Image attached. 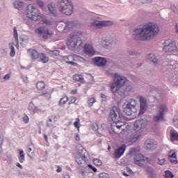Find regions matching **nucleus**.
I'll list each match as a JSON object with an SVG mask.
<instances>
[{
	"label": "nucleus",
	"mask_w": 178,
	"mask_h": 178,
	"mask_svg": "<svg viewBox=\"0 0 178 178\" xmlns=\"http://www.w3.org/2000/svg\"><path fill=\"white\" fill-rule=\"evenodd\" d=\"M57 8L61 15L70 16L73 14V3L71 0H60L58 1Z\"/></svg>",
	"instance_id": "obj_6"
},
{
	"label": "nucleus",
	"mask_w": 178,
	"mask_h": 178,
	"mask_svg": "<svg viewBox=\"0 0 178 178\" xmlns=\"http://www.w3.org/2000/svg\"><path fill=\"white\" fill-rule=\"evenodd\" d=\"M47 10L49 11V13L51 15H53V16H54V17H56V16H58V12L56 11V7H55L54 3H50L47 6Z\"/></svg>",
	"instance_id": "obj_24"
},
{
	"label": "nucleus",
	"mask_w": 178,
	"mask_h": 178,
	"mask_svg": "<svg viewBox=\"0 0 178 178\" xmlns=\"http://www.w3.org/2000/svg\"><path fill=\"white\" fill-rule=\"evenodd\" d=\"M137 102L136 99H131L127 104L126 107L124 108V112L127 116H131L133 113L137 112Z\"/></svg>",
	"instance_id": "obj_10"
},
{
	"label": "nucleus",
	"mask_w": 178,
	"mask_h": 178,
	"mask_svg": "<svg viewBox=\"0 0 178 178\" xmlns=\"http://www.w3.org/2000/svg\"><path fill=\"white\" fill-rule=\"evenodd\" d=\"M83 33L81 31L74 32L70 35V38L67 42L69 49L73 51L76 47H81L83 42L81 41Z\"/></svg>",
	"instance_id": "obj_5"
},
{
	"label": "nucleus",
	"mask_w": 178,
	"mask_h": 178,
	"mask_svg": "<svg viewBox=\"0 0 178 178\" xmlns=\"http://www.w3.org/2000/svg\"><path fill=\"white\" fill-rule=\"evenodd\" d=\"M39 59L40 62H42V63H48V62H49V57L47 56L44 53H40Z\"/></svg>",
	"instance_id": "obj_27"
},
{
	"label": "nucleus",
	"mask_w": 178,
	"mask_h": 178,
	"mask_svg": "<svg viewBox=\"0 0 178 178\" xmlns=\"http://www.w3.org/2000/svg\"><path fill=\"white\" fill-rule=\"evenodd\" d=\"M171 141H178V132L175 129L172 128L170 131Z\"/></svg>",
	"instance_id": "obj_26"
},
{
	"label": "nucleus",
	"mask_w": 178,
	"mask_h": 178,
	"mask_svg": "<svg viewBox=\"0 0 178 178\" xmlns=\"http://www.w3.org/2000/svg\"><path fill=\"white\" fill-rule=\"evenodd\" d=\"M139 101L140 105L139 115H144V113H145V111H147V108H148V105L147 104V99L143 96H140L139 97Z\"/></svg>",
	"instance_id": "obj_16"
},
{
	"label": "nucleus",
	"mask_w": 178,
	"mask_h": 178,
	"mask_svg": "<svg viewBox=\"0 0 178 178\" xmlns=\"http://www.w3.org/2000/svg\"><path fill=\"white\" fill-rule=\"evenodd\" d=\"M14 38L17 41L19 40V35L17 33V29L16 27H14Z\"/></svg>",
	"instance_id": "obj_47"
},
{
	"label": "nucleus",
	"mask_w": 178,
	"mask_h": 178,
	"mask_svg": "<svg viewBox=\"0 0 178 178\" xmlns=\"http://www.w3.org/2000/svg\"><path fill=\"white\" fill-rule=\"evenodd\" d=\"M109 117L113 122L111 125L113 133H115V134H120L122 131H124L126 122L122 121L119 107L116 106H113L110 111Z\"/></svg>",
	"instance_id": "obj_3"
},
{
	"label": "nucleus",
	"mask_w": 178,
	"mask_h": 178,
	"mask_svg": "<svg viewBox=\"0 0 178 178\" xmlns=\"http://www.w3.org/2000/svg\"><path fill=\"white\" fill-rule=\"evenodd\" d=\"M40 95H41V97H47V98H49V97H51V94L48 92H43Z\"/></svg>",
	"instance_id": "obj_53"
},
{
	"label": "nucleus",
	"mask_w": 178,
	"mask_h": 178,
	"mask_svg": "<svg viewBox=\"0 0 178 178\" xmlns=\"http://www.w3.org/2000/svg\"><path fill=\"white\" fill-rule=\"evenodd\" d=\"M31 151H33V149L31 148V145H29L28 147H27V149H26V152L28 154L29 156H30V152H31Z\"/></svg>",
	"instance_id": "obj_56"
},
{
	"label": "nucleus",
	"mask_w": 178,
	"mask_h": 178,
	"mask_svg": "<svg viewBox=\"0 0 178 178\" xmlns=\"http://www.w3.org/2000/svg\"><path fill=\"white\" fill-rule=\"evenodd\" d=\"M145 127H147V122L143 119L138 120L134 122V132L130 136L129 139V143H134L137 140L141 137L143 134V131L145 130Z\"/></svg>",
	"instance_id": "obj_4"
},
{
	"label": "nucleus",
	"mask_w": 178,
	"mask_h": 178,
	"mask_svg": "<svg viewBox=\"0 0 178 178\" xmlns=\"http://www.w3.org/2000/svg\"><path fill=\"white\" fill-rule=\"evenodd\" d=\"M168 111L169 109L166 105L160 104L159 106L157 115L153 118L154 122L159 123V122L165 120V113H168Z\"/></svg>",
	"instance_id": "obj_9"
},
{
	"label": "nucleus",
	"mask_w": 178,
	"mask_h": 178,
	"mask_svg": "<svg viewBox=\"0 0 178 178\" xmlns=\"http://www.w3.org/2000/svg\"><path fill=\"white\" fill-rule=\"evenodd\" d=\"M147 173L152 178L156 177V172H155V170H154V168H149L147 169Z\"/></svg>",
	"instance_id": "obj_32"
},
{
	"label": "nucleus",
	"mask_w": 178,
	"mask_h": 178,
	"mask_svg": "<svg viewBox=\"0 0 178 178\" xmlns=\"http://www.w3.org/2000/svg\"><path fill=\"white\" fill-rule=\"evenodd\" d=\"M126 148H127V146L123 144L120 146L117 149H115L114 152L115 158H120V156H122V155L124 154Z\"/></svg>",
	"instance_id": "obj_18"
},
{
	"label": "nucleus",
	"mask_w": 178,
	"mask_h": 178,
	"mask_svg": "<svg viewBox=\"0 0 178 178\" xmlns=\"http://www.w3.org/2000/svg\"><path fill=\"white\" fill-rule=\"evenodd\" d=\"M75 161L78 165H80L81 166H84V165H87V162H88V158L87 157H83L79 155H75L74 156Z\"/></svg>",
	"instance_id": "obj_19"
},
{
	"label": "nucleus",
	"mask_w": 178,
	"mask_h": 178,
	"mask_svg": "<svg viewBox=\"0 0 178 178\" xmlns=\"http://www.w3.org/2000/svg\"><path fill=\"white\" fill-rule=\"evenodd\" d=\"M4 80H9L10 79V74H7L3 76Z\"/></svg>",
	"instance_id": "obj_59"
},
{
	"label": "nucleus",
	"mask_w": 178,
	"mask_h": 178,
	"mask_svg": "<svg viewBox=\"0 0 178 178\" xmlns=\"http://www.w3.org/2000/svg\"><path fill=\"white\" fill-rule=\"evenodd\" d=\"M95 102H97V100H95V98L90 97L88 100V105L90 108H91V106H92V105H94V104H95Z\"/></svg>",
	"instance_id": "obj_37"
},
{
	"label": "nucleus",
	"mask_w": 178,
	"mask_h": 178,
	"mask_svg": "<svg viewBox=\"0 0 178 178\" xmlns=\"http://www.w3.org/2000/svg\"><path fill=\"white\" fill-rule=\"evenodd\" d=\"M76 141H80V135L79 134H75V137H74Z\"/></svg>",
	"instance_id": "obj_58"
},
{
	"label": "nucleus",
	"mask_w": 178,
	"mask_h": 178,
	"mask_svg": "<svg viewBox=\"0 0 178 178\" xmlns=\"http://www.w3.org/2000/svg\"><path fill=\"white\" fill-rule=\"evenodd\" d=\"M93 163L96 166H101V165H102V161L101 160H99V159H93Z\"/></svg>",
	"instance_id": "obj_41"
},
{
	"label": "nucleus",
	"mask_w": 178,
	"mask_h": 178,
	"mask_svg": "<svg viewBox=\"0 0 178 178\" xmlns=\"http://www.w3.org/2000/svg\"><path fill=\"white\" fill-rule=\"evenodd\" d=\"M26 13L27 17L31 19V20H33V22L41 20V19L44 17V15L40 12V10L32 4L27 6Z\"/></svg>",
	"instance_id": "obj_7"
},
{
	"label": "nucleus",
	"mask_w": 178,
	"mask_h": 178,
	"mask_svg": "<svg viewBox=\"0 0 178 178\" xmlns=\"http://www.w3.org/2000/svg\"><path fill=\"white\" fill-rule=\"evenodd\" d=\"M168 158H169V159H172V158H177V156L176 155V152H174L172 154L169 153Z\"/></svg>",
	"instance_id": "obj_51"
},
{
	"label": "nucleus",
	"mask_w": 178,
	"mask_h": 178,
	"mask_svg": "<svg viewBox=\"0 0 178 178\" xmlns=\"http://www.w3.org/2000/svg\"><path fill=\"white\" fill-rule=\"evenodd\" d=\"M106 74L108 76H113V81L111 84V90L113 94L118 92L121 87L125 92H130L133 90V86L127 81V78L120 76L119 73H111V70L107 71Z\"/></svg>",
	"instance_id": "obj_2"
},
{
	"label": "nucleus",
	"mask_w": 178,
	"mask_h": 178,
	"mask_svg": "<svg viewBox=\"0 0 178 178\" xmlns=\"http://www.w3.org/2000/svg\"><path fill=\"white\" fill-rule=\"evenodd\" d=\"M37 3L38 5V6H40V8L44 10V12H47V8L45 6V3H44V1H41V0H37Z\"/></svg>",
	"instance_id": "obj_30"
},
{
	"label": "nucleus",
	"mask_w": 178,
	"mask_h": 178,
	"mask_svg": "<svg viewBox=\"0 0 178 178\" xmlns=\"http://www.w3.org/2000/svg\"><path fill=\"white\" fill-rule=\"evenodd\" d=\"M63 178H70V175H65Z\"/></svg>",
	"instance_id": "obj_64"
},
{
	"label": "nucleus",
	"mask_w": 178,
	"mask_h": 178,
	"mask_svg": "<svg viewBox=\"0 0 178 178\" xmlns=\"http://www.w3.org/2000/svg\"><path fill=\"white\" fill-rule=\"evenodd\" d=\"M147 58L150 60V62H152L153 65L154 66L158 65V58L156 57V56L154 54H149V55H147Z\"/></svg>",
	"instance_id": "obj_25"
},
{
	"label": "nucleus",
	"mask_w": 178,
	"mask_h": 178,
	"mask_svg": "<svg viewBox=\"0 0 178 178\" xmlns=\"http://www.w3.org/2000/svg\"><path fill=\"white\" fill-rule=\"evenodd\" d=\"M47 54L49 56H59L60 51L59 50H47Z\"/></svg>",
	"instance_id": "obj_29"
},
{
	"label": "nucleus",
	"mask_w": 178,
	"mask_h": 178,
	"mask_svg": "<svg viewBox=\"0 0 178 178\" xmlns=\"http://www.w3.org/2000/svg\"><path fill=\"white\" fill-rule=\"evenodd\" d=\"M77 101V98L76 97H71L70 104H74Z\"/></svg>",
	"instance_id": "obj_52"
},
{
	"label": "nucleus",
	"mask_w": 178,
	"mask_h": 178,
	"mask_svg": "<svg viewBox=\"0 0 178 178\" xmlns=\"http://www.w3.org/2000/svg\"><path fill=\"white\" fill-rule=\"evenodd\" d=\"M10 56L13 58V56L16 55V51L15 50V47L13 45H11L10 47Z\"/></svg>",
	"instance_id": "obj_40"
},
{
	"label": "nucleus",
	"mask_w": 178,
	"mask_h": 178,
	"mask_svg": "<svg viewBox=\"0 0 178 178\" xmlns=\"http://www.w3.org/2000/svg\"><path fill=\"white\" fill-rule=\"evenodd\" d=\"M173 122L175 127L178 129V119L174 120Z\"/></svg>",
	"instance_id": "obj_61"
},
{
	"label": "nucleus",
	"mask_w": 178,
	"mask_h": 178,
	"mask_svg": "<svg viewBox=\"0 0 178 178\" xmlns=\"http://www.w3.org/2000/svg\"><path fill=\"white\" fill-rule=\"evenodd\" d=\"M25 154H24V151L23 150H21L19 152V156L18 157L19 159V161L21 163H23V162H24V161H26V159H25Z\"/></svg>",
	"instance_id": "obj_34"
},
{
	"label": "nucleus",
	"mask_w": 178,
	"mask_h": 178,
	"mask_svg": "<svg viewBox=\"0 0 178 178\" xmlns=\"http://www.w3.org/2000/svg\"><path fill=\"white\" fill-rule=\"evenodd\" d=\"M36 88L38 90H44L45 88V83L44 81H39L36 83Z\"/></svg>",
	"instance_id": "obj_35"
},
{
	"label": "nucleus",
	"mask_w": 178,
	"mask_h": 178,
	"mask_svg": "<svg viewBox=\"0 0 178 178\" xmlns=\"http://www.w3.org/2000/svg\"><path fill=\"white\" fill-rule=\"evenodd\" d=\"M169 160L170 161L171 163H172V165H177L178 163L177 157L169 159Z\"/></svg>",
	"instance_id": "obj_45"
},
{
	"label": "nucleus",
	"mask_w": 178,
	"mask_h": 178,
	"mask_svg": "<svg viewBox=\"0 0 178 178\" xmlns=\"http://www.w3.org/2000/svg\"><path fill=\"white\" fill-rule=\"evenodd\" d=\"M36 33H38L44 40H48V38L52 36V32L49 31L48 28L44 26L38 28L36 29Z\"/></svg>",
	"instance_id": "obj_13"
},
{
	"label": "nucleus",
	"mask_w": 178,
	"mask_h": 178,
	"mask_svg": "<svg viewBox=\"0 0 178 178\" xmlns=\"http://www.w3.org/2000/svg\"><path fill=\"white\" fill-rule=\"evenodd\" d=\"M13 159H12V156H7V163L10 165L12 163Z\"/></svg>",
	"instance_id": "obj_54"
},
{
	"label": "nucleus",
	"mask_w": 178,
	"mask_h": 178,
	"mask_svg": "<svg viewBox=\"0 0 178 178\" xmlns=\"http://www.w3.org/2000/svg\"><path fill=\"white\" fill-rule=\"evenodd\" d=\"M99 178H108V174H106L105 172H100L99 174Z\"/></svg>",
	"instance_id": "obj_49"
},
{
	"label": "nucleus",
	"mask_w": 178,
	"mask_h": 178,
	"mask_svg": "<svg viewBox=\"0 0 178 178\" xmlns=\"http://www.w3.org/2000/svg\"><path fill=\"white\" fill-rule=\"evenodd\" d=\"M63 59L67 65H71V66H76L77 63H74L76 60H83V57L80 56H77L76 54L71 55V56H65Z\"/></svg>",
	"instance_id": "obj_12"
},
{
	"label": "nucleus",
	"mask_w": 178,
	"mask_h": 178,
	"mask_svg": "<svg viewBox=\"0 0 178 178\" xmlns=\"http://www.w3.org/2000/svg\"><path fill=\"white\" fill-rule=\"evenodd\" d=\"M93 22L90 24V26L94 29H102V27H106L108 26H112V22L111 21H101V19L98 17H92Z\"/></svg>",
	"instance_id": "obj_11"
},
{
	"label": "nucleus",
	"mask_w": 178,
	"mask_h": 178,
	"mask_svg": "<svg viewBox=\"0 0 178 178\" xmlns=\"http://www.w3.org/2000/svg\"><path fill=\"white\" fill-rule=\"evenodd\" d=\"M88 168H89V169H91V170H93V172H97V168H95V167H93L91 164H88Z\"/></svg>",
	"instance_id": "obj_55"
},
{
	"label": "nucleus",
	"mask_w": 178,
	"mask_h": 178,
	"mask_svg": "<svg viewBox=\"0 0 178 178\" xmlns=\"http://www.w3.org/2000/svg\"><path fill=\"white\" fill-rule=\"evenodd\" d=\"M74 79L76 81H80V83H83L84 82V78L81 75L76 74L74 76Z\"/></svg>",
	"instance_id": "obj_38"
},
{
	"label": "nucleus",
	"mask_w": 178,
	"mask_h": 178,
	"mask_svg": "<svg viewBox=\"0 0 178 178\" xmlns=\"http://www.w3.org/2000/svg\"><path fill=\"white\" fill-rule=\"evenodd\" d=\"M156 143L152 139H148L145 142V147L147 149H156Z\"/></svg>",
	"instance_id": "obj_22"
},
{
	"label": "nucleus",
	"mask_w": 178,
	"mask_h": 178,
	"mask_svg": "<svg viewBox=\"0 0 178 178\" xmlns=\"http://www.w3.org/2000/svg\"><path fill=\"white\" fill-rule=\"evenodd\" d=\"M75 155H79V156H83L84 158H88V152H87V150L83 146H80L78 148L77 152Z\"/></svg>",
	"instance_id": "obj_23"
},
{
	"label": "nucleus",
	"mask_w": 178,
	"mask_h": 178,
	"mask_svg": "<svg viewBox=\"0 0 178 178\" xmlns=\"http://www.w3.org/2000/svg\"><path fill=\"white\" fill-rule=\"evenodd\" d=\"M84 53L88 56H94L95 55V50L90 44H85L84 46Z\"/></svg>",
	"instance_id": "obj_20"
},
{
	"label": "nucleus",
	"mask_w": 178,
	"mask_h": 178,
	"mask_svg": "<svg viewBox=\"0 0 178 178\" xmlns=\"http://www.w3.org/2000/svg\"><path fill=\"white\" fill-rule=\"evenodd\" d=\"M79 122V120L78 119V121H75L74 122V127H76L77 129V130H80V123Z\"/></svg>",
	"instance_id": "obj_48"
},
{
	"label": "nucleus",
	"mask_w": 178,
	"mask_h": 178,
	"mask_svg": "<svg viewBox=\"0 0 178 178\" xmlns=\"http://www.w3.org/2000/svg\"><path fill=\"white\" fill-rule=\"evenodd\" d=\"M68 101H69V97H67V96H64L60 99L59 104L60 105H65V104H66V102H67Z\"/></svg>",
	"instance_id": "obj_39"
},
{
	"label": "nucleus",
	"mask_w": 178,
	"mask_h": 178,
	"mask_svg": "<svg viewBox=\"0 0 178 178\" xmlns=\"http://www.w3.org/2000/svg\"><path fill=\"white\" fill-rule=\"evenodd\" d=\"M27 52L29 56H31V59H33V60H35V59H39L40 54L38 53L37 50L34 49H29L27 50Z\"/></svg>",
	"instance_id": "obj_21"
},
{
	"label": "nucleus",
	"mask_w": 178,
	"mask_h": 178,
	"mask_svg": "<svg viewBox=\"0 0 178 178\" xmlns=\"http://www.w3.org/2000/svg\"><path fill=\"white\" fill-rule=\"evenodd\" d=\"M142 3H152V0H141Z\"/></svg>",
	"instance_id": "obj_57"
},
{
	"label": "nucleus",
	"mask_w": 178,
	"mask_h": 178,
	"mask_svg": "<svg viewBox=\"0 0 178 178\" xmlns=\"http://www.w3.org/2000/svg\"><path fill=\"white\" fill-rule=\"evenodd\" d=\"M92 61L94 63V65L95 66H97L98 67H104L106 66V58L104 57H95L92 58Z\"/></svg>",
	"instance_id": "obj_15"
},
{
	"label": "nucleus",
	"mask_w": 178,
	"mask_h": 178,
	"mask_svg": "<svg viewBox=\"0 0 178 178\" xmlns=\"http://www.w3.org/2000/svg\"><path fill=\"white\" fill-rule=\"evenodd\" d=\"M42 22L44 23V24H47L49 26H51V24H52V22H51V21H49V20H48L47 19H44L42 20Z\"/></svg>",
	"instance_id": "obj_50"
},
{
	"label": "nucleus",
	"mask_w": 178,
	"mask_h": 178,
	"mask_svg": "<svg viewBox=\"0 0 178 178\" xmlns=\"http://www.w3.org/2000/svg\"><path fill=\"white\" fill-rule=\"evenodd\" d=\"M138 151H140V149L137 147L131 148L129 150V155H135L134 159L135 164L143 168L144 162H145V157L140 153L136 154Z\"/></svg>",
	"instance_id": "obj_8"
},
{
	"label": "nucleus",
	"mask_w": 178,
	"mask_h": 178,
	"mask_svg": "<svg viewBox=\"0 0 178 178\" xmlns=\"http://www.w3.org/2000/svg\"><path fill=\"white\" fill-rule=\"evenodd\" d=\"M172 10H173L174 13H177V15H178V8L177 7L172 8Z\"/></svg>",
	"instance_id": "obj_62"
},
{
	"label": "nucleus",
	"mask_w": 178,
	"mask_h": 178,
	"mask_svg": "<svg viewBox=\"0 0 178 178\" xmlns=\"http://www.w3.org/2000/svg\"><path fill=\"white\" fill-rule=\"evenodd\" d=\"M47 127H52L55 124V118L54 116L49 117V120L47 122Z\"/></svg>",
	"instance_id": "obj_31"
},
{
	"label": "nucleus",
	"mask_w": 178,
	"mask_h": 178,
	"mask_svg": "<svg viewBox=\"0 0 178 178\" xmlns=\"http://www.w3.org/2000/svg\"><path fill=\"white\" fill-rule=\"evenodd\" d=\"M165 162H166V159H158V162H157V163L159 164V165H165Z\"/></svg>",
	"instance_id": "obj_46"
},
{
	"label": "nucleus",
	"mask_w": 178,
	"mask_h": 178,
	"mask_svg": "<svg viewBox=\"0 0 178 178\" xmlns=\"http://www.w3.org/2000/svg\"><path fill=\"white\" fill-rule=\"evenodd\" d=\"M23 6H24V3L22 1L14 2V7L15 8V9L20 10L22 9V8H23Z\"/></svg>",
	"instance_id": "obj_33"
},
{
	"label": "nucleus",
	"mask_w": 178,
	"mask_h": 178,
	"mask_svg": "<svg viewBox=\"0 0 178 178\" xmlns=\"http://www.w3.org/2000/svg\"><path fill=\"white\" fill-rule=\"evenodd\" d=\"M159 33V26L154 23H148L142 27L134 29L132 38L136 41H148Z\"/></svg>",
	"instance_id": "obj_1"
},
{
	"label": "nucleus",
	"mask_w": 178,
	"mask_h": 178,
	"mask_svg": "<svg viewBox=\"0 0 178 178\" xmlns=\"http://www.w3.org/2000/svg\"><path fill=\"white\" fill-rule=\"evenodd\" d=\"M29 111H31V112H33V113H37V112L40 111L38 109V107L35 106V105H34V103H33L32 102L29 104Z\"/></svg>",
	"instance_id": "obj_28"
},
{
	"label": "nucleus",
	"mask_w": 178,
	"mask_h": 178,
	"mask_svg": "<svg viewBox=\"0 0 178 178\" xmlns=\"http://www.w3.org/2000/svg\"><path fill=\"white\" fill-rule=\"evenodd\" d=\"M175 175L172 173L170 170L165 171V178H173Z\"/></svg>",
	"instance_id": "obj_42"
},
{
	"label": "nucleus",
	"mask_w": 178,
	"mask_h": 178,
	"mask_svg": "<svg viewBox=\"0 0 178 178\" xmlns=\"http://www.w3.org/2000/svg\"><path fill=\"white\" fill-rule=\"evenodd\" d=\"M22 122H24L25 124H28L29 122H30V118H29V115H25L22 118Z\"/></svg>",
	"instance_id": "obj_43"
},
{
	"label": "nucleus",
	"mask_w": 178,
	"mask_h": 178,
	"mask_svg": "<svg viewBox=\"0 0 178 178\" xmlns=\"http://www.w3.org/2000/svg\"><path fill=\"white\" fill-rule=\"evenodd\" d=\"M65 24V31H70V30H73V29H76V27H77V22L76 21H66Z\"/></svg>",
	"instance_id": "obj_17"
},
{
	"label": "nucleus",
	"mask_w": 178,
	"mask_h": 178,
	"mask_svg": "<svg viewBox=\"0 0 178 178\" xmlns=\"http://www.w3.org/2000/svg\"><path fill=\"white\" fill-rule=\"evenodd\" d=\"M82 175L84 178L90 177V175H91L92 172H90L88 168H86V170L81 172Z\"/></svg>",
	"instance_id": "obj_36"
},
{
	"label": "nucleus",
	"mask_w": 178,
	"mask_h": 178,
	"mask_svg": "<svg viewBox=\"0 0 178 178\" xmlns=\"http://www.w3.org/2000/svg\"><path fill=\"white\" fill-rule=\"evenodd\" d=\"M22 79L24 83H29V78L27 76L22 77Z\"/></svg>",
	"instance_id": "obj_63"
},
{
	"label": "nucleus",
	"mask_w": 178,
	"mask_h": 178,
	"mask_svg": "<svg viewBox=\"0 0 178 178\" xmlns=\"http://www.w3.org/2000/svg\"><path fill=\"white\" fill-rule=\"evenodd\" d=\"M127 171L130 173V175L133 174V170L131 168H130V167H127Z\"/></svg>",
	"instance_id": "obj_60"
},
{
	"label": "nucleus",
	"mask_w": 178,
	"mask_h": 178,
	"mask_svg": "<svg viewBox=\"0 0 178 178\" xmlns=\"http://www.w3.org/2000/svg\"><path fill=\"white\" fill-rule=\"evenodd\" d=\"M128 54H129V55H131V56H134L137 55V54H138V53L136 50L131 49V50H128Z\"/></svg>",
	"instance_id": "obj_44"
},
{
	"label": "nucleus",
	"mask_w": 178,
	"mask_h": 178,
	"mask_svg": "<svg viewBox=\"0 0 178 178\" xmlns=\"http://www.w3.org/2000/svg\"><path fill=\"white\" fill-rule=\"evenodd\" d=\"M163 51H165V52H178L176 42H169L168 40L165 41L164 42Z\"/></svg>",
	"instance_id": "obj_14"
}]
</instances>
